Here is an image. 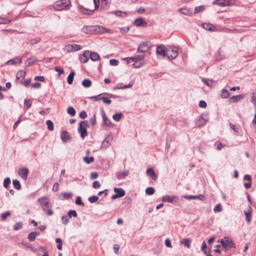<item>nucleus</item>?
<instances>
[{
	"label": "nucleus",
	"instance_id": "1",
	"mask_svg": "<svg viewBox=\"0 0 256 256\" xmlns=\"http://www.w3.org/2000/svg\"><path fill=\"white\" fill-rule=\"evenodd\" d=\"M38 202L41 205L42 210L47 212L48 216H52L53 214V211L50 208V202L46 197L38 198Z\"/></svg>",
	"mask_w": 256,
	"mask_h": 256
},
{
	"label": "nucleus",
	"instance_id": "2",
	"mask_svg": "<svg viewBox=\"0 0 256 256\" xmlns=\"http://www.w3.org/2000/svg\"><path fill=\"white\" fill-rule=\"evenodd\" d=\"M70 4V0H60L54 2V7L56 10H62L67 8Z\"/></svg>",
	"mask_w": 256,
	"mask_h": 256
},
{
	"label": "nucleus",
	"instance_id": "3",
	"mask_svg": "<svg viewBox=\"0 0 256 256\" xmlns=\"http://www.w3.org/2000/svg\"><path fill=\"white\" fill-rule=\"evenodd\" d=\"M218 242L221 243L222 246L223 248L225 250V251H226L231 248L235 247L234 244L232 240L228 236L224 237L222 239H221Z\"/></svg>",
	"mask_w": 256,
	"mask_h": 256
},
{
	"label": "nucleus",
	"instance_id": "4",
	"mask_svg": "<svg viewBox=\"0 0 256 256\" xmlns=\"http://www.w3.org/2000/svg\"><path fill=\"white\" fill-rule=\"evenodd\" d=\"M178 55V49L174 46H168L166 48V56L170 60L175 59Z\"/></svg>",
	"mask_w": 256,
	"mask_h": 256
},
{
	"label": "nucleus",
	"instance_id": "5",
	"mask_svg": "<svg viewBox=\"0 0 256 256\" xmlns=\"http://www.w3.org/2000/svg\"><path fill=\"white\" fill-rule=\"evenodd\" d=\"M110 0H94V10L98 8L100 4L103 9H106L108 7V4L110 2Z\"/></svg>",
	"mask_w": 256,
	"mask_h": 256
},
{
	"label": "nucleus",
	"instance_id": "6",
	"mask_svg": "<svg viewBox=\"0 0 256 256\" xmlns=\"http://www.w3.org/2000/svg\"><path fill=\"white\" fill-rule=\"evenodd\" d=\"M87 126L88 122L86 121L80 122L78 131L80 134V136L82 138H84L85 136H86L88 134L86 131Z\"/></svg>",
	"mask_w": 256,
	"mask_h": 256
},
{
	"label": "nucleus",
	"instance_id": "7",
	"mask_svg": "<svg viewBox=\"0 0 256 256\" xmlns=\"http://www.w3.org/2000/svg\"><path fill=\"white\" fill-rule=\"evenodd\" d=\"M150 48V45L148 42H141L138 48V51L140 52H146Z\"/></svg>",
	"mask_w": 256,
	"mask_h": 256
},
{
	"label": "nucleus",
	"instance_id": "8",
	"mask_svg": "<svg viewBox=\"0 0 256 256\" xmlns=\"http://www.w3.org/2000/svg\"><path fill=\"white\" fill-rule=\"evenodd\" d=\"M114 192L116 194H114L112 196V200H115L118 198L122 197L125 195V191L122 188H114Z\"/></svg>",
	"mask_w": 256,
	"mask_h": 256
},
{
	"label": "nucleus",
	"instance_id": "9",
	"mask_svg": "<svg viewBox=\"0 0 256 256\" xmlns=\"http://www.w3.org/2000/svg\"><path fill=\"white\" fill-rule=\"evenodd\" d=\"M166 48L164 45H160L156 48L157 54L162 56L163 57L166 56Z\"/></svg>",
	"mask_w": 256,
	"mask_h": 256
},
{
	"label": "nucleus",
	"instance_id": "10",
	"mask_svg": "<svg viewBox=\"0 0 256 256\" xmlns=\"http://www.w3.org/2000/svg\"><path fill=\"white\" fill-rule=\"evenodd\" d=\"M28 174V170L26 168H22L19 170L18 172V175L24 180H26Z\"/></svg>",
	"mask_w": 256,
	"mask_h": 256
},
{
	"label": "nucleus",
	"instance_id": "11",
	"mask_svg": "<svg viewBox=\"0 0 256 256\" xmlns=\"http://www.w3.org/2000/svg\"><path fill=\"white\" fill-rule=\"evenodd\" d=\"M213 4L222 6H226L230 4L229 0H216L214 2Z\"/></svg>",
	"mask_w": 256,
	"mask_h": 256
},
{
	"label": "nucleus",
	"instance_id": "12",
	"mask_svg": "<svg viewBox=\"0 0 256 256\" xmlns=\"http://www.w3.org/2000/svg\"><path fill=\"white\" fill-rule=\"evenodd\" d=\"M252 208L250 206H248V210L244 212V214L246 216V221L248 223H250L251 222V213H252Z\"/></svg>",
	"mask_w": 256,
	"mask_h": 256
},
{
	"label": "nucleus",
	"instance_id": "13",
	"mask_svg": "<svg viewBox=\"0 0 256 256\" xmlns=\"http://www.w3.org/2000/svg\"><path fill=\"white\" fill-rule=\"evenodd\" d=\"M146 174L148 176H150L153 180H157L158 175L154 172L152 168H148L146 171Z\"/></svg>",
	"mask_w": 256,
	"mask_h": 256
},
{
	"label": "nucleus",
	"instance_id": "14",
	"mask_svg": "<svg viewBox=\"0 0 256 256\" xmlns=\"http://www.w3.org/2000/svg\"><path fill=\"white\" fill-rule=\"evenodd\" d=\"M82 31L86 34H90L94 31V26H86L82 27Z\"/></svg>",
	"mask_w": 256,
	"mask_h": 256
},
{
	"label": "nucleus",
	"instance_id": "15",
	"mask_svg": "<svg viewBox=\"0 0 256 256\" xmlns=\"http://www.w3.org/2000/svg\"><path fill=\"white\" fill-rule=\"evenodd\" d=\"M89 54H90L89 51H88V50L84 51V54L82 55H81L80 58V62L82 63H85V62H87L88 60V56H89Z\"/></svg>",
	"mask_w": 256,
	"mask_h": 256
},
{
	"label": "nucleus",
	"instance_id": "16",
	"mask_svg": "<svg viewBox=\"0 0 256 256\" xmlns=\"http://www.w3.org/2000/svg\"><path fill=\"white\" fill-rule=\"evenodd\" d=\"M129 174V170H126L122 172H118L116 174V176L119 180L124 178Z\"/></svg>",
	"mask_w": 256,
	"mask_h": 256
},
{
	"label": "nucleus",
	"instance_id": "17",
	"mask_svg": "<svg viewBox=\"0 0 256 256\" xmlns=\"http://www.w3.org/2000/svg\"><path fill=\"white\" fill-rule=\"evenodd\" d=\"M94 31H96L97 32L104 34L109 32L110 30L102 26H94Z\"/></svg>",
	"mask_w": 256,
	"mask_h": 256
},
{
	"label": "nucleus",
	"instance_id": "18",
	"mask_svg": "<svg viewBox=\"0 0 256 256\" xmlns=\"http://www.w3.org/2000/svg\"><path fill=\"white\" fill-rule=\"evenodd\" d=\"M134 24L137 26H144L146 24L145 20L142 18H136L134 21Z\"/></svg>",
	"mask_w": 256,
	"mask_h": 256
},
{
	"label": "nucleus",
	"instance_id": "19",
	"mask_svg": "<svg viewBox=\"0 0 256 256\" xmlns=\"http://www.w3.org/2000/svg\"><path fill=\"white\" fill-rule=\"evenodd\" d=\"M22 62V59L20 57H16L14 58L7 62L6 64L8 65L15 64H20Z\"/></svg>",
	"mask_w": 256,
	"mask_h": 256
},
{
	"label": "nucleus",
	"instance_id": "20",
	"mask_svg": "<svg viewBox=\"0 0 256 256\" xmlns=\"http://www.w3.org/2000/svg\"><path fill=\"white\" fill-rule=\"evenodd\" d=\"M180 11L182 14L186 16H190L193 14V12H192V11L190 10L187 8H184L180 9Z\"/></svg>",
	"mask_w": 256,
	"mask_h": 256
},
{
	"label": "nucleus",
	"instance_id": "21",
	"mask_svg": "<svg viewBox=\"0 0 256 256\" xmlns=\"http://www.w3.org/2000/svg\"><path fill=\"white\" fill-rule=\"evenodd\" d=\"M203 28L208 30L214 31L216 30V27L211 24L204 23L202 24Z\"/></svg>",
	"mask_w": 256,
	"mask_h": 256
},
{
	"label": "nucleus",
	"instance_id": "22",
	"mask_svg": "<svg viewBox=\"0 0 256 256\" xmlns=\"http://www.w3.org/2000/svg\"><path fill=\"white\" fill-rule=\"evenodd\" d=\"M176 198V196H170L166 195V196H165L162 197V200L163 202H172L174 200V198Z\"/></svg>",
	"mask_w": 256,
	"mask_h": 256
},
{
	"label": "nucleus",
	"instance_id": "23",
	"mask_svg": "<svg viewBox=\"0 0 256 256\" xmlns=\"http://www.w3.org/2000/svg\"><path fill=\"white\" fill-rule=\"evenodd\" d=\"M104 94H107V95L108 94V95L110 96H112V94H108V93H103V94H100L96 96H92L90 97L89 98L92 101H98L102 99V96H103Z\"/></svg>",
	"mask_w": 256,
	"mask_h": 256
},
{
	"label": "nucleus",
	"instance_id": "24",
	"mask_svg": "<svg viewBox=\"0 0 256 256\" xmlns=\"http://www.w3.org/2000/svg\"><path fill=\"white\" fill-rule=\"evenodd\" d=\"M26 72L24 70H19L16 74V80H22L24 78Z\"/></svg>",
	"mask_w": 256,
	"mask_h": 256
},
{
	"label": "nucleus",
	"instance_id": "25",
	"mask_svg": "<svg viewBox=\"0 0 256 256\" xmlns=\"http://www.w3.org/2000/svg\"><path fill=\"white\" fill-rule=\"evenodd\" d=\"M244 96L242 94H240L238 96H232L230 98V101L233 102H238L241 99L244 98Z\"/></svg>",
	"mask_w": 256,
	"mask_h": 256
},
{
	"label": "nucleus",
	"instance_id": "26",
	"mask_svg": "<svg viewBox=\"0 0 256 256\" xmlns=\"http://www.w3.org/2000/svg\"><path fill=\"white\" fill-rule=\"evenodd\" d=\"M230 96V92L226 89H222L220 92V96L223 98H226Z\"/></svg>",
	"mask_w": 256,
	"mask_h": 256
},
{
	"label": "nucleus",
	"instance_id": "27",
	"mask_svg": "<svg viewBox=\"0 0 256 256\" xmlns=\"http://www.w3.org/2000/svg\"><path fill=\"white\" fill-rule=\"evenodd\" d=\"M74 74H75L74 72V71H72L70 72V74L68 76L67 78V82L69 84H71L72 83Z\"/></svg>",
	"mask_w": 256,
	"mask_h": 256
},
{
	"label": "nucleus",
	"instance_id": "28",
	"mask_svg": "<svg viewBox=\"0 0 256 256\" xmlns=\"http://www.w3.org/2000/svg\"><path fill=\"white\" fill-rule=\"evenodd\" d=\"M144 55H137V56H136L132 57V62H138L139 61H140V60H144Z\"/></svg>",
	"mask_w": 256,
	"mask_h": 256
},
{
	"label": "nucleus",
	"instance_id": "29",
	"mask_svg": "<svg viewBox=\"0 0 256 256\" xmlns=\"http://www.w3.org/2000/svg\"><path fill=\"white\" fill-rule=\"evenodd\" d=\"M90 58L92 61H96L100 58L99 54L94 52H91L90 53Z\"/></svg>",
	"mask_w": 256,
	"mask_h": 256
},
{
	"label": "nucleus",
	"instance_id": "30",
	"mask_svg": "<svg viewBox=\"0 0 256 256\" xmlns=\"http://www.w3.org/2000/svg\"><path fill=\"white\" fill-rule=\"evenodd\" d=\"M39 233L36 232H31L28 236V239L30 241H34Z\"/></svg>",
	"mask_w": 256,
	"mask_h": 256
},
{
	"label": "nucleus",
	"instance_id": "31",
	"mask_svg": "<svg viewBox=\"0 0 256 256\" xmlns=\"http://www.w3.org/2000/svg\"><path fill=\"white\" fill-rule=\"evenodd\" d=\"M37 61H38V60L36 58H30L26 62V66H28L32 64H34L35 62H36Z\"/></svg>",
	"mask_w": 256,
	"mask_h": 256
},
{
	"label": "nucleus",
	"instance_id": "32",
	"mask_svg": "<svg viewBox=\"0 0 256 256\" xmlns=\"http://www.w3.org/2000/svg\"><path fill=\"white\" fill-rule=\"evenodd\" d=\"M61 138L63 141L66 142L70 138V136L67 132L64 131L62 134Z\"/></svg>",
	"mask_w": 256,
	"mask_h": 256
},
{
	"label": "nucleus",
	"instance_id": "33",
	"mask_svg": "<svg viewBox=\"0 0 256 256\" xmlns=\"http://www.w3.org/2000/svg\"><path fill=\"white\" fill-rule=\"evenodd\" d=\"M191 240L189 238H184L181 242L182 244H183L184 246L188 248H190V246Z\"/></svg>",
	"mask_w": 256,
	"mask_h": 256
},
{
	"label": "nucleus",
	"instance_id": "34",
	"mask_svg": "<svg viewBox=\"0 0 256 256\" xmlns=\"http://www.w3.org/2000/svg\"><path fill=\"white\" fill-rule=\"evenodd\" d=\"M82 85L84 87L89 88L92 85V82L88 79H84L82 82Z\"/></svg>",
	"mask_w": 256,
	"mask_h": 256
},
{
	"label": "nucleus",
	"instance_id": "35",
	"mask_svg": "<svg viewBox=\"0 0 256 256\" xmlns=\"http://www.w3.org/2000/svg\"><path fill=\"white\" fill-rule=\"evenodd\" d=\"M215 146H216V149L218 150H220L222 148L226 146V145L220 142H216L215 143Z\"/></svg>",
	"mask_w": 256,
	"mask_h": 256
},
{
	"label": "nucleus",
	"instance_id": "36",
	"mask_svg": "<svg viewBox=\"0 0 256 256\" xmlns=\"http://www.w3.org/2000/svg\"><path fill=\"white\" fill-rule=\"evenodd\" d=\"M102 117L103 120L106 125L109 126L111 123L110 121L107 118L104 112H103L102 114Z\"/></svg>",
	"mask_w": 256,
	"mask_h": 256
},
{
	"label": "nucleus",
	"instance_id": "37",
	"mask_svg": "<svg viewBox=\"0 0 256 256\" xmlns=\"http://www.w3.org/2000/svg\"><path fill=\"white\" fill-rule=\"evenodd\" d=\"M46 124L48 126V128L50 130L52 131L54 130V124L52 120H46Z\"/></svg>",
	"mask_w": 256,
	"mask_h": 256
},
{
	"label": "nucleus",
	"instance_id": "38",
	"mask_svg": "<svg viewBox=\"0 0 256 256\" xmlns=\"http://www.w3.org/2000/svg\"><path fill=\"white\" fill-rule=\"evenodd\" d=\"M83 160L86 164H90L94 161V158L93 156H85L83 158Z\"/></svg>",
	"mask_w": 256,
	"mask_h": 256
},
{
	"label": "nucleus",
	"instance_id": "39",
	"mask_svg": "<svg viewBox=\"0 0 256 256\" xmlns=\"http://www.w3.org/2000/svg\"><path fill=\"white\" fill-rule=\"evenodd\" d=\"M122 113H117L115 114H114L112 116V118L116 122H118L121 118L122 117Z\"/></svg>",
	"mask_w": 256,
	"mask_h": 256
},
{
	"label": "nucleus",
	"instance_id": "40",
	"mask_svg": "<svg viewBox=\"0 0 256 256\" xmlns=\"http://www.w3.org/2000/svg\"><path fill=\"white\" fill-rule=\"evenodd\" d=\"M154 192V189L152 187H148L146 189V193L148 195H152Z\"/></svg>",
	"mask_w": 256,
	"mask_h": 256
},
{
	"label": "nucleus",
	"instance_id": "41",
	"mask_svg": "<svg viewBox=\"0 0 256 256\" xmlns=\"http://www.w3.org/2000/svg\"><path fill=\"white\" fill-rule=\"evenodd\" d=\"M56 242L58 244L57 248L59 250H62V242L60 238H56Z\"/></svg>",
	"mask_w": 256,
	"mask_h": 256
},
{
	"label": "nucleus",
	"instance_id": "42",
	"mask_svg": "<svg viewBox=\"0 0 256 256\" xmlns=\"http://www.w3.org/2000/svg\"><path fill=\"white\" fill-rule=\"evenodd\" d=\"M68 113L72 116H74L76 114L75 110L72 106L68 108L67 110Z\"/></svg>",
	"mask_w": 256,
	"mask_h": 256
},
{
	"label": "nucleus",
	"instance_id": "43",
	"mask_svg": "<svg viewBox=\"0 0 256 256\" xmlns=\"http://www.w3.org/2000/svg\"><path fill=\"white\" fill-rule=\"evenodd\" d=\"M13 184L14 186V188L16 189V190H20L21 188V185L20 184V182H19L18 180H13Z\"/></svg>",
	"mask_w": 256,
	"mask_h": 256
},
{
	"label": "nucleus",
	"instance_id": "44",
	"mask_svg": "<svg viewBox=\"0 0 256 256\" xmlns=\"http://www.w3.org/2000/svg\"><path fill=\"white\" fill-rule=\"evenodd\" d=\"M204 10V7L202 6H196L194 8V14L202 12L203 10Z\"/></svg>",
	"mask_w": 256,
	"mask_h": 256
},
{
	"label": "nucleus",
	"instance_id": "45",
	"mask_svg": "<svg viewBox=\"0 0 256 256\" xmlns=\"http://www.w3.org/2000/svg\"><path fill=\"white\" fill-rule=\"evenodd\" d=\"M68 214L69 218H71L72 216H74V218H76L78 216L76 212L74 210L69 211Z\"/></svg>",
	"mask_w": 256,
	"mask_h": 256
},
{
	"label": "nucleus",
	"instance_id": "46",
	"mask_svg": "<svg viewBox=\"0 0 256 256\" xmlns=\"http://www.w3.org/2000/svg\"><path fill=\"white\" fill-rule=\"evenodd\" d=\"M101 100H102L104 103L106 104H110L112 103V100H110L108 98L104 96H102Z\"/></svg>",
	"mask_w": 256,
	"mask_h": 256
},
{
	"label": "nucleus",
	"instance_id": "47",
	"mask_svg": "<svg viewBox=\"0 0 256 256\" xmlns=\"http://www.w3.org/2000/svg\"><path fill=\"white\" fill-rule=\"evenodd\" d=\"M22 224L21 222H16L14 226V228L15 230H18L22 228Z\"/></svg>",
	"mask_w": 256,
	"mask_h": 256
},
{
	"label": "nucleus",
	"instance_id": "48",
	"mask_svg": "<svg viewBox=\"0 0 256 256\" xmlns=\"http://www.w3.org/2000/svg\"><path fill=\"white\" fill-rule=\"evenodd\" d=\"M132 86V84H129L128 85H125L124 86H122V84H119L117 85L118 88H120V89L130 88H131Z\"/></svg>",
	"mask_w": 256,
	"mask_h": 256
},
{
	"label": "nucleus",
	"instance_id": "49",
	"mask_svg": "<svg viewBox=\"0 0 256 256\" xmlns=\"http://www.w3.org/2000/svg\"><path fill=\"white\" fill-rule=\"evenodd\" d=\"M72 46L73 51H78L82 48L81 46L76 44H72Z\"/></svg>",
	"mask_w": 256,
	"mask_h": 256
},
{
	"label": "nucleus",
	"instance_id": "50",
	"mask_svg": "<svg viewBox=\"0 0 256 256\" xmlns=\"http://www.w3.org/2000/svg\"><path fill=\"white\" fill-rule=\"evenodd\" d=\"M115 13L117 16H119L124 17L127 16L126 12H124L116 11Z\"/></svg>",
	"mask_w": 256,
	"mask_h": 256
},
{
	"label": "nucleus",
	"instance_id": "51",
	"mask_svg": "<svg viewBox=\"0 0 256 256\" xmlns=\"http://www.w3.org/2000/svg\"><path fill=\"white\" fill-rule=\"evenodd\" d=\"M98 200V197L97 196H92L88 198V201L91 203H94Z\"/></svg>",
	"mask_w": 256,
	"mask_h": 256
},
{
	"label": "nucleus",
	"instance_id": "52",
	"mask_svg": "<svg viewBox=\"0 0 256 256\" xmlns=\"http://www.w3.org/2000/svg\"><path fill=\"white\" fill-rule=\"evenodd\" d=\"M10 179L8 178H5L4 181V186L5 188H8V186L10 184Z\"/></svg>",
	"mask_w": 256,
	"mask_h": 256
},
{
	"label": "nucleus",
	"instance_id": "53",
	"mask_svg": "<svg viewBox=\"0 0 256 256\" xmlns=\"http://www.w3.org/2000/svg\"><path fill=\"white\" fill-rule=\"evenodd\" d=\"M10 215V212H7L5 213H4L2 214V220H6V218Z\"/></svg>",
	"mask_w": 256,
	"mask_h": 256
},
{
	"label": "nucleus",
	"instance_id": "54",
	"mask_svg": "<svg viewBox=\"0 0 256 256\" xmlns=\"http://www.w3.org/2000/svg\"><path fill=\"white\" fill-rule=\"evenodd\" d=\"M64 50L68 52H73L72 46V44L66 45L64 48Z\"/></svg>",
	"mask_w": 256,
	"mask_h": 256
},
{
	"label": "nucleus",
	"instance_id": "55",
	"mask_svg": "<svg viewBox=\"0 0 256 256\" xmlns=\"http://www.w3.org/2000/svg\"><path fill=\"white\" fill-rule=\"evenodd\" d=\"M222 210V206L220 204H218L214 209V212H220Z\"/></svg>",
	"mask_w": 256,
	"mask_h": 256
},
{
	"label": "nucleus",
	"instance_id": "56",
	"mask_svg": "<svg viewBox=\"0 0 256 256\" xmlns=\"http://www.w3.org/2000/svg\"><path fill=\"white\" fill-rule=\"evenodd\" d=\"M76 204L78 205H84V204L82 202L81 198L80 196H78L76 198Z\"/></svg>",
	"mask_w": 256,
	"mask_h": 256
},
{
	"label": "nucleus",
	"instance_id": "57",
	"mask_svg": "<svg viewBox=\"0 0 256 256\" xmlns=\"http://www.w3.org/2000/svg\"><path fill=\"white\" fill-rule=\"evenodd\" d=\"M251 102L256 106V92L252 94Z\"/></svg>",
	"mask_w": 256,
	"mask_h": 256
},
{
	"label": "nucleus",
	"instance_id": "58",
	"mask_svg": "<svg viewBox=\"0 0 256 256\" xmlns=\"http://www.w3.org/2000/svg\"><path fill=\"white\" fill-rule=\"evenodd\" d=\"M130 28L128 26L122 27L120 28V32L122 34L128 32Z\"/></svg>",
	"mask_w": 256,
	"mask_h": 256
},
{
	"label": "nucleus",
	"instance_id": "59",
	"mask_svg": "<svg viewBox=\"0 0 256 256\" xmlns=\"http://www.w3.org/2000/svg\"><path fill=\"white\" fill-rule=\"evenodd\" d=\"M54 70L56 72H57L58 73L59 75L62 74L64 72V70L62 68H59L58 66H56L54 68Z\"/></svg>",
	"mask_w": 256,
	"mask_h": 256
},
{
	"label": "nucleus",
	"instance_id": "60",
	"mask_svg": "<svg viewBox=\"0 0 256 256\" xmlns=\"http://www.w3.org/2000/svg\"><path fill=\"white\" fill-rule=\"evenodd\" d=\"M10 20L6 18H0V24H7L10 22Z\"/></svg>",
	"mask_w": 256,
	"mask_h": 256
},
{
	"label": "nucleus",
	"instance_id": "61",
	"mask_svg": "<svg viewBox=\"0 0 256 256\" xmlns=\"http://www.w3.org/2000/svg\"><path fill=\"white\" fill-rule=\"evenodd\" d=\"M92 186L94 188H98L100 186V184L98 181H94L92 184Z\"/></svg>",
	"mask_w": 256,
	"mask_h": 256
},
{
	"label": "nucleus",
	"instance_id": "62",
	"mask_svg": "<svg viewBox=\"0 0 256 256\" xmlns=\"http://www.w3.org/2000/svg\"><path fill=\"white\" fill-rule=\"evenodd\" d=\"M110 64L112 66H116L118 64V61L115 59H112L110 60Z\"/></svg>",
	"mask_w": 256,
	"mask_h": 256
},
{
	"label": "nucleus",
	"instance_id": "63",
	"mask_svg": "<svg viewBox=\"0 0 256 256\" xmlns=\"http://www.w3.org/2000/svg\"><path fill=\"white\" fill-rule=\"evenodd\" d=\"M198 106L202 108H206V103L204 100H200L199 102Z\"/></svg>",
	"mask_w": 256,
	"mask_h": 256
},
{
	"label": "nucleus",
	"instance_id": "64",
	"mask_svg": "<svg viewBox=\"0 0 256 256\" xmlns=\"http://www.w3.org/2000/svg\"><path fill=\"white\" fill-rule=\"evenodd\" d=\"M24 104L26 106L27 108H28L32 106V102L30 100L26 99L24 101Z\"/></svg>",
	"mask_w": 256,
	"mask_h": 256
}]
</instances>
